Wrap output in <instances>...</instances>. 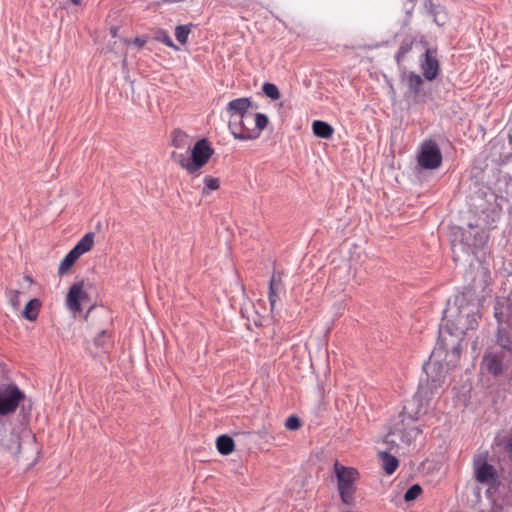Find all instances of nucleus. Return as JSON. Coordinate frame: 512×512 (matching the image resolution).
I'll return each instance as SVG.
<instances>
[{
    "label": "nucleus",
    "mask_w": 512,
    "mask_h": 512,
    "mask_svg": "<svg viewBox=\"0 0 512 512\" xmlns=\"http://www.w3.org/2000/svg\"><path fill=\"white\" fill-rule=\"evenodd\" d=\"M251 106V100L247 97L237 98L230 101L227 105V112L231 118H243V121H253V114L248 110Z\"/></svg>",
    "instance_id": "9d476101"
},
{
    "label": "nucleus",
    "mask_w": 512,
    "mask_h": 512,
    "mask_svg": "<svg viewBox=\"0 0 512 512\" xmlns=\"http://www.w3.org/2000/svg\"><path fill=\"white\" fill-rule=\"evenodd\" d=\"M407 85L410 89V91L413 93V94H418L421 90V87L423 85V79L421 78L420 75L414 73V72H410L408 75H407Z\"/></svg>",
    "instance_id": "5701e85b"
},
{
    "label": "nucleus",
    "mask_w": 512,
    "mask_h": 512,
    "mask_svg": "<svg viewBox=\"0 0 512 512\" xmlns=\"http://www.w3.org/2000/svg\"><path fill=\"white\" fill-rule=\"evenodd\" d=\"M108 334L106 330H102L95 338L94 344L102 349H106L108 346Z\"/></svg>",
    "instance_id": "7c9ffc66"
},
{
    "label": "nucleus",
    "mask_w": 512,
    "mask_h": 512,
    "mask_svg": "<svg viewBox=\"0 0 512 512\" xmlns=\"http://www.w3.org/2000/svg\"><path fill=\"white\" fill-rule=\"evenodd\" d=\"M193 27L194 25L190 23L187 25H179L175 28V37L180 44L184 45L187 43L188 36L191 33Z\"/></svg>",
    "instance_id": "b1692460"
},
{
    "label": "nucleus",
    "mask_w": 512,
    "mask_h": 512,
    "mask_svg": "<svg viewBox=\"0 0 512 512\" xmlns=\"http://www.w3.org/2000/svg\"><path fill=\"white\" fill-rule=\"evenodd\" d=\"M285 292L281 274L274 272L269 281L268 299L271 311L273 312L277 303L281 299V295Z\"/></svg>",
    "instance_id": "9b49d317"
},
{
    "label": "nucleus",
    "mask_w": 512,
    "mask_h": 512,
    "mask_svg": "<svg viewBox=\"0 0 512 512\" xmlns=\"http://www.w3.org/2000/svg\"><path fill=\"white\" fill-rule=\"evenodd\" d=\"M262 90L264 94L272 100H278L280 98V91L275 84L265 83Z\"/></svg>",
    "instance_id": "bb28decb"
},
{
    "label": "nucleus",
    "mask_w": 512,
    "mask_h": 512,
    "mask_svg": "<svg viewBox=\"0 0 512 512\" xmlns=\"http://www.w3.org/2000/svg\"><path fill=\"white\" fill-rule=\"evenodd\" d=\"M79 258H80V256L76 253V251L71 249L68 252V254L63 258V260L60 262V265L58 267L59 275L66 274Z\"/></svg>",
    "instance_id": "6ab92c4d"
},
{
    "label": "nucleus",
    "mask_w": 512,
    "mask_h": 512,
    "mask_svg": "<svg viewBox=\"0 0 512 512\" xmlns=\"http://www.w3.org/2000/svg\"><path fill=\"white\" fill-rule=\"evenodd\" d=\"M216 447L220 454L229 455L234 450V441L228 435H220L216 440Z\"/></svg>",
    "instance_id": "aec40b11"
},
{
    "label": "nucleus",
    "mask_w": 512,
    "mask_h": 512,
    "mask_svg": "<svg viewBox=\"0 0 512 512\" xmlns=\"http://www.w3.org/2000/svg\"><path fill=\"white\" fill-rule=\"evenodd\" d=\"M474 477L481 484H493L497 479V472L487 461V453L478 454L473 461Z\"/></svg>",
    "instance_id": "39448f33"
},
{
    "label": "nucleus",
    "mask_w": 512,
    "mask_h": 512,
    "mask_svg": "<svg viewBox=\"0 0 512 512\" xmlns=\"http://www.w3.org/2000/svg\"><path fill=\"white\" fill-rule=\"evenodd\" d=\"M172 144L175 148L181 150L190 149V141L188 135L181 130H174L172 132Z\"/></svg>",
    "instance_id": "a211bd4d"
},
{
    "label": "nucleus",
    "mask_w": 512,
    "mask_h": 512,
    "mask_svg": "<svg viewBox=\"0 0 512 512\" xmlns=\"http://www.w3.org/2000/svg\"><path fill=\"white\" fill-rule=\"evenodd\" d=\"M214 154V149L206 139L198 140L191 150V165L197 173Z\"/></svg>",
    "instance_id": "0eeeda50"
},
{
    "label": "nucleus",
    "mask_w": 512,
    "mask_h": 512,
    "mask_svg": "<svg viewBox=\"0 0 512 512\" xmlns=\"http://www.w3.org/2000/svg\"><path fill=\"white\" fill-rule=\"evenodd\" d=\"M313 133L323 139L330 138L333 133L334 129L333 127L328 124L327 122L321 121V120H315L312 124Z\"/></svg>",
    "instance_id": "2eb2a0df"
},
{
    "label": "nucleus",
    "mask_w": 512,
    "mask_h": 512,
    "mask_svg": "<svg viewBox=\"0 0 512 512\" xmlns=\"http://www.w3.org/2000/svg\"><path fill=\"white\" fill-rule=\"evenodd\" d=\"M204 184L205 188L203 189V193H208L209 191L217 190L219 188V179L211 176H206L204 178Z\"/></svg>",
    "instance_id": "c756f323"
},
{
    "label": "nucleus",
    "mask_w": 512,
    "mask_h": 512,
    "mask_svg": "<svg viewBox=\"0 0 512 512\" xmlns=\"http://www.w3.org/2000/svg\"><path fill=\"white\" fill-rule=\"evenodd\" d=\"M498 219H499V213L495 209H493L491 221H486V223L488 225H491L492 223L496 222Z\"/></svg>",
    "instance_id": "72a5a7b5"
},
{
    "label": "nucleus",
    "mask_w": 512,
    "mask_h": 512,
    "mask_svg": "<svg viewBox=\"0 0 512 512\" xmlns=\"http://www.w3.org/2000/svg\"><path fill=\"white\" fill-rule=\"evenodd\" d=\"M496 342L503 349L512 352V339L505 330L498 329Z\"/></svg>",
    "instance_id": "393cba45"
},
{
    "label": "nucleus",
    "mask_w": 512,
    "mask_h": 512,
    "mask_svg": "<svg viewBox=\"0 0 512 512\" xmlns=\"http://www.w3.org/2000/svg\"><path fill=\"white\" fill-rule=\"evenodd\" d=\"M300 426H301V423H300V420H299L298 417H296V416H289L286 419L285 427L288 430L294 431V430H297Z\"/></svg>",
    "instance_id": "2f4dec72"
},
{
    "label": "nucleus",
    "mask_w": 512,
    "mask_h": 512,
    "mask_svg": "<svg viewBox=\"0 0 512 512\" xmlns=\"http://www.w3.org/2000/svg\"><path fill=\"white\" fill-rule=\"evenodd\" d=\"M23 398L24 394L16 385L0 389V415L14 412Z\"/></svg>",
    "instance_id": "423d86ee"
},
{
    "label": "nucleus",
    "mask_w": 512,
    "mask_h": 512,
    "mask_svg": "<svg viewBox=\"0 0 512 512\" xmlns=\"http://www.w3.org/2000/svg\"><path fill=\"white\" fill-rule=\"evenodd\" d=\"M379 458L385 473L387 475L393 474L399 465L398 459L387 452H379Z\"/></svg>",
    "instance_id": "f3484780"
},
{
    "label": "nucleus",
    "mask_w": 512,
    "mask_h": 512,
    "mask_svg": "<svg viewBox=\"0 0 512 512\" xmlns=\"http://www.w3.org/2000/svg\"><path fill=\"white\" fill-rule=\"evenodd\" d=\"M253 126H254L253 123H250V121H243V118L234 119V120L230 121V123H229V128H230L231 133L235 139H238V136L236 133L237 131L235 128L245 131L246 127H253Z\"/></svg>",
    "instance_id": "a878e982"
},
{
    "label": "nucleus",
    "mask_w": 512,
    "mask_h": 512,
    "mask_svg": "<svg viewBox=\"0 0 512 512\" xmlns=\"http://www.w3.org/2000/svg\"><path fill=\"white\" fill-rule=\"evenodd\" d=\"M443 313L444 319L449 316L454 318L451 320L453 327L450 328L447 324L445 328L441 327L439 329L438 346L433 351L429 361L423 365L425 378H421L418 390L414 396L415 401L418 402L415 412L417 416L425 414L434 397L439 396L444 391L446 369L440 362L432 360V357L440 350H447L444 344V334L447 333L450 336H455L456 342L452 344V354L455 357H459L461 336L467 330L474 329L477 326V314L474 305L468 302L465 294L456 296L453 306H449Z\"/></svg>",
    "instance_id": "f257e3e1"
},
{
    "label": "nucleus",
    "mask_w": 512,
    "mask_h": 512,
    "mask_svg": "<svg viewBox=\"0 0 512 512\" xmlns=\"http://www.w3.org/2000/svg\"><path fill=\"white\" fill-rule=\"evenodd\" d=\"M442 163V154L433 140H426L421 144L420 153L418 155V164L428 170L437 169Z\"/></svg>",
    "instance_id": "20e7f679"
},
{
    "label": "nucleus",
    "mask_w": 512,
    "mask_h": 512,
    "mask_svg": "<svg viewBox=\"0 0 512 512\" xmlns=\"http://www.w3.org/2000/svg\"><path fill=\"white\" fill-rule=\"evenodd\" d=\"M268 117L265 114L262 113H255L253 114V121L254 124L253 127H246L245 131L236 129V133L239 140H252L256 139L260 136V133L262 130H264L268 125Z\"/></svg>",
    "instance_id": "1a4fd4ad"
},
{
    "label": "nucleus",
    "mask_w": 512,
    "mask_h": 512,
    "mask_svg": "<svg viewBox=\"0 0 512 512\" xmlns=\"http://www.w3.org/2000/svg\"><path fill=\"white\" fill-rule=\"evenodd\" d=\"M16 444H17V450L20 449V444L18 443V441H16Z\"/></svg>",
    "instance_id": "e433bc0d"
},
{
    "label": "nucleus",
    "mask_w": 512,
    "mask_h": 512,
    "mask_svg": "<svg viewBox=\"0 0 512 512\" xmlns=\"http://www.w3.org/2000/svg\"><path fill=\"white\" fill-rule=\"evenodd\" d=\"M156 40L165 44L166 46L173 48L174 50H178L179 48L174 44L170 35L165 30H159L156 34Z\"/></svg>",
    "instance_id": "cd10ccee"
},
{
    "label": "nucleus",
    "mask_w": 512,
    "mask_h": 512,
    "mask_svg": "<svg viewBox=\"0 0 512 512\" xmlns=\"http://www.w3.org/2000/svg\"><path fill=\"white\" fill-rule=\"evenodd\" d=\"M188 151L189 150H183L182 152L173 151L171 153V159L189 174H195L193 165H191V156L188 155Z\"/></svg>",
    "instance_id": "4468645a"
},
{
    "label": "nucleus",
    "mask_w": 512,
    "mask_h": 512,
    "mask_svg": "<svg viewBox=\"0 0 512 512\" xmlns=\"http://www.w3.org/2000/svg\"><path fill=\"white\" fill-rule=\"evenodd\" d=\"M483 365L486 367L487 371L494 376H498L503 372L502 359L495 354L485 355L483 358Z\"/></svg>",
    "instance_id": "ddd939ff"
},
{
    "label": "nucleus",
    "mask_w": 512,
    "mask_h": 512,
    "mask_svg": "<svg viewBox=\"0 0 512 512\" xmlns=\"http://www.w3.org/2000/svg\"><path fill=\"white\" fill-rule=\"evenodd\" d=\"M74 4L78 5L80 4L81 0H71Z\"/></svg>",
    "instance_id": "c9c22d12"
},
{
    "label": "nucleus",
    "mask_w": 512,
    "mask_h": 512,
    "mask_svg": "<svg viewBox=\"0 0 512 512\" xmlns=\"http://www.w3.org/2000/svg\"><path fill=\"white\" fill-rule=\"evenodd\" d=\"M112 33L115 35V33H116V29L115 28L112 29Z\"/></svg>",
    "instance_id": "4c0bfd02"
},
{
    "label": "nucleus",
    "mask_w": 512,
    "mask_h": 512,
    "mask_svg": "<svg viewBox=\"0 0 512 512\" xmlns=\"http://www.w3.org/2000/svg\"><path fill=\"white\" fill-rule=\"evenodd\" d=\"M94 244V233L85 234L77 244L72 248L81 257L84 253L90 251Z\"/></svg>",
    "instance_id": "dca6fc26"
},
{
    "label": "nucleus",
    "mask_w": 512,
    "mask_h": 512,
    "mask_svg": "<svg viewBox=\"0 0 512 512\" xmlns=\"http://www.w3.org/2000/svg\"><path fill=\"white\" fill-rule=\"evenodd\" d=\"M41 303L38 299L30 300L23 311V316L29 321H35L38 317L39 308Z\"/></svg>",
    "instance_id": "412c9836"
},
{
    "label": "nucleus",
    "mask_w": 512,
    "mask_h": 512,
    "mask_svg": "<svg viewBox=\"0 0 512 512\" xmlns=\"http://www.w3.org/2000/svg\"><path fill=\"white\" fill-rule=\"evenodd\" d=\"M421 68L423 75L427 80L432 81L437 77L439 72V62L436 58L435 51L431 49H427L425 51L424 60L421 63Z\"/></svg>",
    "instance_id": "f8f14e48"
},
{
    "label": "nucleus",
    "mask_w": 512,
    "mask_h": 512,
    "mask_svg": "<svg viewBox=\"0 0 512 512\" xmlns=\"http://www.w3.org/2000/svg\"><path fill=\"white\" fill-rule=\"evenodd\" d=\"M422 493V488L418 484L412 485L404 494V499L406 502H411L417 499Z\"/></svg>",
    "instance_id": "c85d7f7f"
},
{
    "label": "nucleus",
    "mask_w": 512,
    "mask_h": 512,
    "mask_svg": "<svg viewBox=\"0 0 512 512\" xmlns=\"http://www.w3.org/2000/svg\"><path fill=\"white\" fill-rule=\"evenodd\" d=\"M417 418L407 414L405 409L400 412L396 417L392 418L389 425V432L385 436V443L389 445L398 446L395 437L398 438L400 443L409 444L415 439L422 431L415 425Z\"/></svg>",
    "instance_id": "f03ea898"
},
{
    "label": "nucleus",
    "mask_w": 512,
    "mask_h": 512,
    "mask_svg": "<svg viewBox=\"0 0 512 512\" xmlns=\"http://www.w3.org/2000/svg\"><path fill=\"white\" fill-rule=\"evenodd\" d=\"M19 296H20V292L13 291L12 295L10 297V303L15 308H17L19 306V304H20Z\"/></svg>",
    "instance_id": "473e14b6"
},
{
    "label": "nucleus",
    "mask_w": 512,
    "mask_h": 512,
    "mask_svg": "<svg viewBox=\"0 0 512 512\" xmlns=\"http://www.w3.org/2000/svg\"><path fill=\"white\" fill-rule=\"evenodd\" d=\"M145 42H146V41H145V40H143V39H141V38H135V39H134V44H136V45H138V46H140V47L144 46Z\"/></svg>",
    "instance_id": "f704fd0d"
},
{
    "label": "nucleus",
    "mask_w": 512,
    "mask_h": 512,
    "mask_svg": "<svg viewBox=\"0 0 512 512\" xmlns=\"http://www.w3.org/2000/svg\"><path fill=\"white\" fill-rule=\"evenodd\" d=\"M88 300L89 296L84 290V281L81 280L70 287L66 297V305L68 309L74 313L81 312V304Z\"/></svg>",
    "instance_id": "6e6552de"
},
{
    "label": "nucleus",
    "mask_w": 512,
    "mask_h": 512,
    "mask_svg": "<svg viewBox=\"0 0 512 512\" xmlns=\"http://www.w3.org/2000/svg\"><path fill=\"white\" fill-rule=\"evenodd\" d=\"M334 470L338 482V490L342 501L345 504L353 502V495L355 492V480L357 479L358 472L354 468H348L340 465L338 462L334 464Z\"/></svg>",
    "instance_id": "7ed1b4c3"
},
{
    "label": "nucleus",
    "mask_w": 512,
    "mask_h": 512,
    "mask_svg": "<svg viewBox=\"0 0 512 512\" xmlns=\"http://www.w3.org/2000/svg\"><path fill=\"white\" fill-rule=\"evenodd\" d=\"M413 43L414 40L412 38L404 39L401 42L400 47L395 55V60L398 65L403 62L405 56L411 51Z\"/></svg>",
    "instance_id": "4be33fe9"
}]
</instances>
